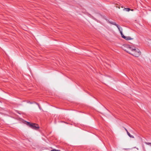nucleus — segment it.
I'll return each mask as SVG.
<instances>
[{"mask_svg": "<svg viewBox=\"0 0 151 151\" xmlns=\"http://www.w3.org/2000/svg\"><path fill=\"white\" fill-rule=\"evenodd\" d=\"M24 123L29 126L31 128L36 130L40 128L38 125L35 123L31 124L30 122L26 121L24 122Z\"/></svg>", "mask_w": 151, "mask_h": 151, "instance_id": "2", "label": "nucleus"}, {"mask_svg": "<svg viewBox=\"0 0 151 151\" xmlns=\"http://www.w3.org/2000/svg\"><path fill=\"white\" fill-rule=\"evenodd\" d=\"M127 134L129 137H130V136L131 135L128 132H127Z\"/></svg>", "mask_w": 151, "mask_h": 151, "instance_id": "10", "label": "nucleus"}, {"mask_svg": "<svg viewBox=\"0 0 151 151\" xmlns=\"http://www.w3.org/2000/svg\"><path fill=\"white\" fill-rule=\"evenodd\" d=\"M126 37V38H125V39L126 40H131L132 39L129 36Z\"/></svg>", "mask_w": 151, "mask_h": 151, "instance_id": "7", "label": "nucleus"}, {"mask_svg": "<svg viewBox=\"0 0 151 151\" xmlns=\"http://www.w3.org/2000/svg\"><path fill=\"white\" fill-rule=\"evenodd\" d=\"M124 50L135 57H138L141 54V52L138 49H136L135 48L133 50V51H132V52H130V50H127L126 49H125Z\"/></svg>", "mask_w": 151, "mask_h": 151, "instance_id": "1", "label": "nucleus"}, {"mask_svg": "<svg viewBox=\"0 0 151 151\" xmlns=\"http://www.w3.org/2000/svg\"><path fill=\"white\" fill-rule=\"evenodd\" d=\"M112 24L113 25H115L118 28V29H120V27H119V26L117 24H116V23L115 22H112Z\"/></svg>", "mask_w": 151, "mask_h": 151, "instance_id": "6", "label": "nucleus"}, {"mask_svg": "<svg viewBox=\"0 0 151 151\" xmlns=\"http://www.w3.org/2000/svg\"><path fill=\"white\" fill-rule=\"evenodd\" d=\"M145 144L147 145H151V143H150V142H145Z\"/></svg>", "mask_w": 151, "mask_h": 151, "instance_id": "9", "label": "nucleus"}, {"mask_svg": "<svg viewBox=\"0 0 151 151\" xmlns=\"http://www.w3.org/2000/svg\"><path fill=\"white\" fill-rule=\"evenodd\" d=\"M51 151H60L59 150H55V149H54L53 150H51Z\"/></svg>", "mask_w": 151, "mask_h": 151, "instance_id": "11", "label": "nucleus"}, {"mask_svg": "<svg viewBox=\"0 0 151 151\" xmlns=\"http://www.w3.org/2000/svg\"><path fill=\"white\" fill-rule=\"evenodd\" d=\"M109 23H110V24H112V21H109Z\"/></svg>", "mask_w": 151, "mask_h": 151, "instance_id": "12", "label": "nucleus"}, {"mask_svg": "<svg viewBox=\"0 0 151 151\" xmlns=\"http://www.w3.org/2000/svg\"><path fill=\"white\" fill-rule=\"evenodd\" d=\"M24 101L26 102V103H29L30 104H38L37 103L35 102H30V101Z\"/></svg>", "mask_w": 151, "mask_h": 151, "instance_id": "5", "label": "nucleus"}, {"mask_svg": "<svg viewBox=\"0 0 151 151\" xmlns=\"http://www.w3.org/2000/svg\"><path fill=\"white\" fill-rule=\"evenodd\" d=\"M124 129H125V130H126V131L127 133V132H128V131L125 128H124Z\"/></svg>", "mask_w": 151, "mask_h": 151, "instance_id": "15", "label": "nucleus"}, {"mask_svg": "<svg viewBox=\"0 0 151 151\" xmlns=\"http://www.w3.org/2000/svg\"><path fill=\"white\" fill-rule=\"evenodd\" d=\"M126 46L127 48V49H126L127 50H130V52H132V51H133V50L134 49L132 47H131L129 45H126ZM125 49H124V50Z\"/></svg>", "mask_w": 151, "mask_h": 151, "instance_id": "3", "label": "nucleus"}, {"mask_svg": "<svg viewBox=\"0 0 151 151\" xmlns=\"http://www.w3.org/2000/svg\"><path fill=\"white\" fill-rule=\"evenodd\" d=\"M122 28H120L119 29V31L120 32V34H121L122 37V38H124V39H125V38H126V36H124L123 35V34L122 33Z\"/></svg>", "mask_w": 151, "mask_h": 151, "instance_id": "4", "label": "nucleus"}, {"mask_svg": "<svg viewBox=\"0 0 151 151\" xmlns=\"http://www.w3.org/2000/svg\"><path fill=\"white\" fill-rule=\"evenodd\" d=\"M124 129H125V130H126V131L127 133V132H128V131L125 128H124Z\"/></svg>", "mask_w": 151, "mask_h": 151, "instance_id": "14", "label": "nucleus"}, {"mask_svg": "<svg viewBox=\"0 0 151 151\" xmlns=\"http://www.w3.org/2000/svg\"><path fill=\"white\" fill-rule=\"evenodd\" d=\"M130 137H131V138H134V137L133 135H131L130 136Z\"/></svg>", "mask_w": 151, "mask_h": 151, "instance_id": "13", "label": "nucleus"}, {"mask_svg": "<svg viewBox=\"0 0 151 151\" xmlns=\"http://www.w3.org/2000/svg\"><path fill=\"white\" fill-rule=\"evenodd\" d=\"M124 10H125L126 11L129 12V11L131 9L129 8H126L124 9Z\"/></svg>", "mask_w": 151, "mask_h": 151, "instance_id": "8", "label": "nucleus"}]
</instances>
